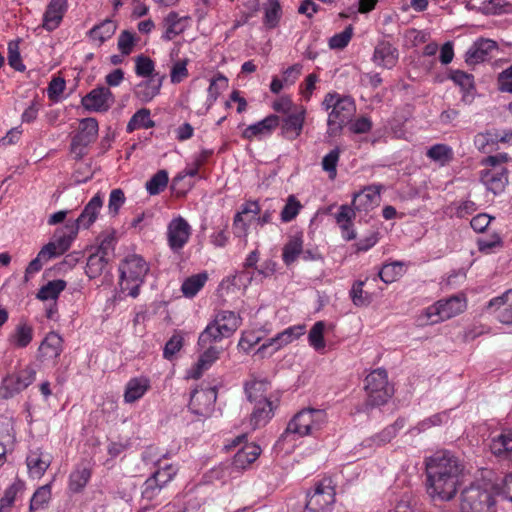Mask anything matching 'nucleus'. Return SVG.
I'll list each match as a JSON object with an SVG mask.
<instances>
[{
    "mask_svg": "<svg viewBox=\"0 0 512 512\" xmlns=\"http://www.w3.org/2000/svg\"><path fill=\"white\" fill-rule=\"evenodd\" d=\"M489 447L495 456L512 462V428L504 429L493 437Z\"/></svg>",
    "mask_w": 512,
    "mask_h": 512,
    "instance_id": "23",
    "label": "nucleus"
},
{
    "mask_svg": "<svg viewBox=\"0 0 512 512\" xmlns=\"http://www.w3.org/2000/svg\"><path fill=\"white\" fill-rule=\"evenodd\" d=\"M188 17H180L175 11L169 12L163 19V26L165 31L162 38L166 41L174 39L176 36L183 33L186 29V20Z\"/></svg>",
    "mask_w": 512,
    "mask_h": 512,
    "instance_id": "30",
    "label": "nucleus"
},
{
    "mask_svg": "<svg viewBox=\"0 0 512 512\" xmlns=\"http://www.w3.org/2000/svg\"><path fill=\"white\" fill-rule=\"evenodd\" d=\"M301 208L300 201L294 195H290L281 211V220L283 222L292 221L298 215Z\"/></svg>",
    "mask_w": 512,
    "mask_h": 512,
    "instance_id": "58",
    "label": "nucleus"
},
{
    "mask_svg": "<svg viewBox=\"0 0 512 512\" xmlns=\"http://www.w3.org/2000/svg\"><path fill=\"white\" fill-rule=\"evenodd\" d=\"M398 58L399 53L396 47L388 41H380L375 46L372 60L379 67L391 69L397 64Z\"/></svg>",
    "mask_w": 512,
    "mask_h": 512,
    "instance_id": "20",
    "label": "nucleus"
},
{
    "mask_svg": "<svg viewBox=\"0 0 512 512\" xmlns=\"http://www.w3.org/2000/svg\"><path fill=\"white\" fill-rule=\"evenodd\" d=\"M355 218V209L349 205H341L339 212L335 215L337 224L339 225L343 239L351 241L356 238L353 230V219Z\"/></svg>",
    "mask_w": 512,
    "mask_h": 512,
    "instance_id": "27",
    "label": "nucleus"
},
{
    "mask_svg": "<svg viewBox=\"0 0 512 512\" xmlns=\"http://www.w3.org/2000/svg\"><path fill=\"white\" fill-rule=\"evenodd\" d=\"M150 388L151 383L147 377L130 379V402L139 400Z\"/></svg>",
    "mask_w": 512,
    "mask_h": 512,
    "instance_id": "51",
    "label": "nucleus"
},
{
    "mask_svg": "<svg viewBox=\"0 0 512 512\" xmlns=\"http://www.w3.org/2000/svg\"><path fill=\"white\" fill-rule=\"evenodd\" d=\"M67 283L63 279L49 281L46 285L42 286L36 297L40 300H56L59 294L66 288Z\"/></svg>",
    "mask_w": 512,
    "mask_h": 512,
    "instance_id": "38",
    "label": "nucleus"
},
{
    "mask_svg": "<svg viewBox=\"0 0 512 512\" xmlns=\"http://www.w3.org/2000/svg\"><path fill=\"white\" fill-rule=\"evenodd\" d=\"M98 135V122L95 118H84L79 123V130L72 138L70 151L76 159H81L87 154L88 146L93 143Z\"/></svg>",
    "mask_w": 512,
    "mask_h": 512,
    "instance_id": "9",
    "label": "nucleus"
},
{
    "mask_svg": "<svg viewBox=\"0 0 512 512\" xmlns=\"http://www.w3.org/2000/svg\"><path fill=\"white\" fill-rule=\"evenodd\" d=\"M305 122V109L300 108L280 119L281 136L288 140H295L300 136Z\"/></svg>",
    "mask_w": 512,
    "mask_h": 512,
    "instance_id": "18",
    "label": "nucleus"
},
{
    "mask_svg": "<svg viewBox=\"0 0 512 512\" xmlns=\"http://www.w3.org/2000/svg\"><path fill=\"white\" fill-rule=\"evenodd\" d=\"M341 150L339 147H335L322 159V168L328 173L329 178L334 180L337 175V164L339 162Z\"/></svg>",
    "mask_w": 512,
    "mask_h": 512,
    "instance_id": "52",
    "label": "nucleus"
},
{
    "mask_svg": "<svg viewBox=\"0 0 512 512\" xmlns=\"http://www.w3.org/2000/svg\"><path fill=\"white\" fill-rule=\"evenodd\" d=\"M404 272V263L395 261L392 263L384 264L378 275L384 283L389 284L395 282L404 274Z\"/></svg>",
    "mask_w": 512,
    "mask_h": 512,
    "instance_id": "43",
    "label": "nucleus"
},
{
    "mask_svg": "<svg viewBox=\"0 0 512 512\" xmlns=\"http://www.w3.org/2000/svg\"><path fill=\"white\" fill-rule=\"evenodd\" d=\"M177 473V468L172 464H163L152 473V475L144 482L142 497L151 501L155 499L162 488L170 482Z\"/></svg>",
    "mask_w": 512,
    "mask_h": 512,
    "instance_id": "12",
    "label": "nucleus"
},
{
    "mask_svg": "<svg viewBox=\"0 0 512 512\" xmlns=\"http://www.w3.org/2000/svg\"><path fill=\"white\" fill-rule=\"evenodd\" d=\"M134 62V70L137 76L150 78L151 76L158 75L157 73H154L155 64L150 57L141 54L135 57Z\"/></svg>",
    "mask_w": 512,
    "mask_h": 512,
    "instance_id": "49",
    "label": "nucleus"
},
{
    "mask_svg": "<svg viewBox=\"0 0 512 512\" xmlns=\"http://www.w3.org/2000/svg\"><path fill=\"white\" fill-rule=\"evenodd\" d=\"M20 488V483H13L5 490L3 497L0 499V512L10 511Z\"/></svg>",
    "mask_w": 512,
    "mask_h": 512,
    "instance_id": "63",
    "label": "nucleus"
},
{
    "mask_svg": "<svg viewBox=\"0 0 512 512\" xmlns=\"http://www.w3.org/2000/svg\"><path fill=\"white\" fill-rule=\"evenodd\" d=\"M26 462L30 474L33 477L40 478L45 474L46 470L49 468L51 464V459L48 455L44 456L41 452H32L27 457Z\"/></svg>",
    "mask_w": 512,
    "mask_h": 512,
    "instance_id": "36",
    "label": "nucleus"
},
{
    "mask_svg": "<svg viewBox=\"0 0 512 512\" xmlns=\"http://www.w3.org/2000/svg\"><path fill=\"white\" fill-rule=\"evenodd\" d=\"M33 339V328L27 324H19L10 341L18 348L27 347Z\"/></svg>",
    "mask_w": 512,
    "mask_h": 512,
    "instance_id": "46",
    "label": "nucleus"
},
{
    "mask_svg": "<svg viewBox=\"0 0 512 512\" xmlns=\"http://www.w3.org/2000/svg\"><path fill=\"white\" fill-rule=\"evenodd\" d=\"M305 333V326L295 325L286 328L284 331L278 333L275 337L268 339L257 350V353L263 354L266 349L272 347V352L278 351L283 346L297 340Z\"/></svg>",
    "mask_w": 512,
    "mask_h": 512,
    "instance_id": "17",
    "label": "nucleus"
},
{
    "mask_svg": "<svg viewBox=\"0 0 512 512\" xmlns=\"http://www.w3.org/2000/svg\"><path fill=\"white\" fill-rule=\"evenodd\" d=\"M99 245L96 253L104 255L108 258V255L115 249L116 237L115 232L104 233L98 237Z\"/></svg>",
    "mask_w": 512,
    "mask_h": 512,
    "instance_id": "62",
    "label": "nucleus"
},
{
    "mask_svg": "<svg viewBox=\"0 0 512 512\" xmlns=\"http://www.w3.org/2000/svg\"><path fill=\"white\" fill-rule=\"evenodd\" d=\"M512 290H507L503 295L490 300L487 309L496 307L498 310L497 319L503 324H512V304L507 305V299Z\"/></svg>",
    "mask_w": 512,
    "mask_h": 512,
    "instance_id": "33",
    "label": "nucleus"
},
{
    "mask_svg": "<svg viewBox=\"0 0 512 512\" xmlns=\"http://www.w3.org/2000/svg\"><path fill=\"white\" fill-rule=\"evenodd\" d=\"M467 307L466 299L463 296H451L447 299L439 300L426 309V316L433 323L444 321L464 312Z\"/></svg>",
    "mask_w": 512,
    "mask_h": 512,
    "instance_id": "10",
    "label": "nucleus"
},
{
    "mask_svg": "<svg viewBox=\"0 0 512 512\" xmlns=\"http://www.w3.org/2000/svg\"><path fill=\"white\" fill-rule=\"evenodd\" d=\"M36 379V370L27 366L18 373L8 374L0 386V398L8 400L26 389Z\"/></svg>",
    "mask_w": 512,
    "mask_h": 512,
    "instance_id": "8",
    "label": "nucleus"
},
{
    "mask_svg": "<svg viewBox=\"0 0 512 512\" xmlns=\"http://www.w3.org/2000/svg\"><path fill=\"white\" fill-rule=\"evenodd\" d=\"M327 422V415L320 409H303L299 411L288 422V425L282 434V438L289 435L304 437L314 435L320 431Z\"/></svg>",
    "mask_w": 512,
    "mask_h": 512,
    "instance_id": "4",
    "label": "nucleus"
},
{
    "mask_svg": "<svg viewBox=\"0 0 512 512\" xmlns=\"http://www.w3.org/2000/svg\"><path fill=\"white\" fill-rule=\"evenodd\" d=\"M380 186H368L362 191L354 194L352 206L353 209L358 211H368L374 206L378 205L380 201Z\"/></svg>",
    "mask_w": 512,
    "mask_h": 512,
    "instance_id": "24",
    "label": "nucleus"
},
{
    "mask_svg": "<svg viewBox=\"0 0 512 512\" xmlns=\"http://www.w3.org/2000/svg\"><path fill=\"white\" fill-rule=\"evenodd\" d=\"M261 448L255 443L246 444L233 457L232 466L235 469H245L260 455Z\"/></svg>",
    "mask_w": 512,
    "mask_h": 512,
    "instance_id": "32",
    "label": "nucleus"
},
{
    "mask_svg": "<svg viewBox=\"0 0 512 512\" xmlns=\"http://www.w3.org/2000/svg\"><path fill=\"white\" fill-rule=\"evenodd\" d=\"M91 477V470L87 467H78L69 477V489L73 493L81 492Z\"/></svg>",
    "mask_w": 512,
    "mask_h": 512,
    "instance_id": "41",
    "label": "nucleus"
},
{
    "mask_svg": "<svg viewBox=\"0 0 512 512\" xmlns=\"http://www.w3.org/2000/svg\"><path fill=\"white\" fill-rule=\"evenodd\" d=\"M255 407L251 414V424L254 428L264 426L274 415L273 402L269 398L259 399L258 402H254Z\"/></svg>",
    "mask_w": 512,
    "mask_h": 512,
    "instance_id": "31",
    "label": "nucleus"
},
{
    "mask_svg": "<svg viewBox=\"0 0 512 512\" xmlns=\"http://www.w3.org/2000/svg\"><path fill=\"white\" fill-rule=\"evenodd\" d=\"M303 249L302 235H294L284 244L282 260L286 266L292 265L300 256Z\"/></svg>",
    "mask_w": 512,
    "mask_h": 512,
    "instance_id": "34",
    "label": "nucleus"
},
{
    "mask_svg": "<svg viewBox=\"0 0 512 512\" xmlns=\"http://www.w3.org/2000/svg\"><path fill=\"white\" fill-rule=\"evenodd\" d=\"M191 226L182 216L173 218L167 226V242L173 252H179L188 243Z\"/></svg>",
    "mask_w": 512,
    "mask_h": 512,
    "instance_id": "13",
    "label": "nucleus"
},
{
    "mask_svg": "<svg viewBox=\"0 0 512 512\" xmlns=\"http://www.w3.org/2000/svg\"><path fill=\"white\" fill-rule=\"evenodd\" d=\"M67 0H51L43 15L42 27L47 31L56 29L67 10Z\"/></svg>",
    "mask_w": 512,
    "mask_h": 512,
    "instance_id": "21",
    "label": "nucleus"
},
{
    "mask_svg": "<svg viewBox=\"0 0 512 512\" xmlns=\"http://www.w3.org/2000/svg\"><path fill=\"white\" fill-rule=\"evenodd\" d=\"M126 201L125 193L122 189H114L110 193L108 202V213L115 217L118 215L120 208Z\"/></svg>",
    "mask_w": 512,
    "mask_h": 512,
    "instance_id": "60",
    "label": "nucleus"
},
{
    "mask_svg": "<svg viewBox=\"0 0 512 512\" xmlns=\"http://www.w3.org/2000/svg\"><path fill=\"white\" fill-rule=\"evenodd\" d=\"M155 126V122L150 117V110L142 108L130 118V131L134 129H148Z\"/></svg>",
    "mask_w": 512,
    "mask_h": 512,
    "instance_id": "53",
    "label": "nucleus"
},
{
    "mask_svg": "<svg viewBox=\"0 0 512 512\" xmlns=\"http://www.w3.org/2000/svg\"><path fill=\"white\" fill-rule=\"evenodd\" d=\"M149 271V263L142 256L130 255V283L135 282V285L130 287L131 297L139 295V288L144 283Z\"/></svg>",
    "mask_w": 512,
    "mask_h": 512,
    "instance_id": "19",
    "label": "nucleus"
},
{
    "mask_svg": "<svg viewBox=\"0 0 512 512\" xmlns=\"http://www.w3.org/2000/svg\"><path fill=\"white\" fill-rule=\"evenodd\" d=\"M426 491L433 500L451 501L463 483L464 464L448 450L425 458Z\"/></svg>",
    "mask_w": 512,
    "mask_h": 512,
    "instance_id": "1",
    "label": "nucleus"
},
{
    "mask_svg": "<svg viewBox=\"0 0 512 512\" xmlns=\"http://www.w3.org/2000/svg\"><path fill=\"white\" fill-rule=\"evenodd\" d=\"M244 388L250 402H258L259 399L268 398L266 394L269 388V382L265 379L247 382Z\"/></svg>",
    "mask_w": 512,
    "mask_h": 512,
    "instance_id": "40",
    "label": "nucleus"
},
{
    "mask_svg": "<svg viewBox=\"0 0 512 512\" xmlns=\"http://www.w3.org/2000/svg\"><path fill=\"white\" fill-rule=\"evenodd\" d=\"M183 346V337L175 334L165 344L163 356L167 360H171L174 355L180 351Z\"/></svg>",
    "mask_w": 512,
    "mask_h": 512,
    "instance_id": "64",
    "label": "nucleus"
},
{
    "mask_svg": "<svg viewBox=\"0 0 512 512\" xmlns=\"http://www.w3.org/2000/svg\"><path fill=\"white\" fill-rule=\"evenodd\" d=\"M260 206L257 201H247L241 206V210L236 213L233 220L234 234L238 237L246 236L248 223L244 220V215L252 214L256 216L260 213Z\"/></svg>",
    "mask_w": 512,
    "mask_h": 512,
    "instance_id": "28",
    "label": "nucleus"
},
{
    "mask_svg": "<svg viewBox=\"0 0 512 512\" xmlns=\"http://www.w3.org/2000/svg\"><path fill=\"white\" fill-rule=\"evenodd\" d=\"M427 157L434 161L446 163L453 158V150L446 144H435L428 149Z\"/></svg>",
    "mask_w": 512,
    "mask_h": 512,
    "instance_id": "54",
    "label": "nucleus"
},
{
    "mask_svg": "<svg viewBox=\"0 0 512 512\" xmlns=\"http://www.w3.org/2000/svg\"><path fill=\"white\" fill-rule=\"evenodd\" d=\"M116 25L111 20H105L101 24L94 26L89 31L92 40L98 41L99 45L109 39L115 32Z\"/></svg>",
    "mask_w": 512,
    "mask_h": 512,
    "instance_id": "44",
    "label": "nucleus"
},
{
    "mask_svg": "<svg viewBox=\"0 0 512 512\" xmlns=\"http://www.w3.org/2000/svg\"><path fill=\"white\" fill-rule=\"evenodd\" d=\"M365 391L367 393V405L371 407L385 404L393 394V388L388 383L387 371L377 368L365 378Z\"/></svg>",
    "mask_w": 512,
    "mask_h": 512,
    "instance_id": "6",
    "label": "nucleus"
},
{
    "mask_svg": "<svg viewBox=\"0 0 512 512\" xmlns=\"http://www.w3.org/2000/svg\"><path fill=\"white\" fill-rule=\"evenodd\" d=\"M325 323L323 321L316 322L309 331L308 341L316 351H321L325 348L324 340Z\"/></svg>",
    "mask_w": 512,
    "mask_h": 512,
    "instance_id": "50",
    "label": "nucleus"
},
{
    "mask_svg": "<svg viewBox=\"0 0 512 512\" xmlns=\"http://www.w3.org/2000/svg\"><path fill=\"white\" fill-rule=\"evenodd\" d=\"M163 76L155 75L146 78L135 86L134 94L142 101H149L159 94Z\"/></svg>",
    "mask_w": 512,
    "mask_h": 512,
    "instance_id": "29",
    "label": "nucleus"
},
{
    "mask_svg": "<svg viewBox=\"0 0 512 512\" xmlns=\"http://www.w3.org/2000/svg\"><path fill=\"white\" fill-rule=\"evenodd\" d=\"M208 279L206 273L192 275L184 280L181 291L185 297H194L204 286Z\"/></svg>",
    "mask_w": 512,
    "mask_h": 512,
    "instance_id": "39",
    "label": "nucleus"
},
{
    "mask_svg": "<svg viewBox=\"0 0 512 512\" xmlns=\"http://www.w3.org/2000/svg\"><path fill=\"white\" fill-rule=\"evenodd\" d=\"M279 124L280 117L275 114H270L264 119L247 126L242 132V137L249 141L255 138L262 139L270 136Z\"/></svg>",
    "mask_w": 512,
    "mask_h": 512,
    "instance_id": "16",
    "label": "nucleus"
},
{
    "mask_svg": "<svg viewBox=\"0 0 512 512\" xmlns=\"http://www.w3.org/2000/svg\"><path fill=\"white\" fill-rule=\"evenodd\" d=\"M461 512H496V501L490 491L471 485L460 495Z\"/></svg>",
    "mask_w": 512,
    "mask_h": 512,
    "instance_id": "7",
    "label": "nucleus"
},
{
    "mask_svg": "<svg viewBox=\"0 0 512 512\" xmlns=\"http://www.w3.org/2000/svg\"><path fill=\"white\" fill-rule=\"evenodd\" d=\"M103 206V200L100 193H97L84 207L79 217L72 221V224H77L78 229L83 227L88 229L97 219L100 209Z\"/></svg>",
    "mask_w": 512,
    "mask_h": 512,
    "instance_id": "25",
    "label": "nucleus"
},
{
    "mask_svg": "<svg viewBox=\"0 0 512 512\" xmlns=\"http://www.w3.org/2000/svg\"><path fill=\"white\" fill-rule=\"evenodd\" d=\"M64 229L67 230L68 233L58 234V230H56L54 235L55 241H52L56 243V248L61 255L70 248L79 231L77 224H72L71 222H67Z\"/></svg>",
    "mask_w": 512,
    "mask_h": 512,
    "instance_id": "37",
    "label": "nucleus"
},
{
    "mask_svg": "<svg viewBox=\"0 0 512 512\" xmlns=\"http://www.w3.org/2000/svg\"><path fill=\"white\" fill-rule=\"evenodd\" d=\"M206 350L200 355L197 363L195 364L194 371L191 372L190 376L194 379L201 377L204 370L208 369L220 355V350L214 346L207 345Z\"/></svg>",
    "mask_w": 512,
    "mask_h": 512,
    "instance_id": "35",
    "label": "nucleus"
},
{
    "mask_svg": "<svg viewBox=\"0 0 512 512\" xmlns=\"http://www.w3.org/2000/svg\"><path fill=\"white\" fill-rule=\"evenodd\" d=\"M62 344L63 339L58 333L49 332L39 346V354L45 360L56 359L62 353Z\"/></svg>",
    "mask_w": 512,
    "mask_h": 512,
    "instance_id": "26",
    "label": "nucleus"
},
{
    "mask_svg": "<svg viewBox=\"0 0 512 512\" xmlns=\"http://www.w3.org/2000/svg\"><path fill=\"white\" fill-rule=\"evenodd\" d=\"M497 49V43L490 39L476 41L466 52L465 61L469 65L484 62L490 53Z\"/></svg>",
    "mask_w": 512,
    "mask_h": 512,
    "instance_id": "22",
    "label": "nucleus"
},
{
    "mask_svg": "<svg viewBox=\"0 0 512 512\" xmlns=\"http://www.w3.org/2000/svg\"><path fill=\"white\" fill-rule=\"evenodd\" d=\"M217 399V391L215 387L195 390L191 394L189 409L192 413L207 418L214 409Z\"/></svg>",
    "mask_w": 512,
    "mask_h": 512,
    "instance_id": "14",
    "label": "nucleus"
},
{
    "mask_svg": "<svg viewBox=\"0 0 512 512\" xmlns=\"http://www.w3.org/2000/svg\"><path fill=\"white\" fill-rule=\"evenodd\" d=\"M15 442V430L11 419L0 416V443L12 445Z\"/></svg>",
    "mask_w": 512,
    "mask_h": 512,
    "instance_id": "57",
    "label": "nucleus"
},
{
    "mask_svg": "<svg viewBox=\"0 0 512 512\" xmlns=\"http://www.w3.org/2000/svg\"><path fill=\"white\" fill-rule=\"evenodd\" d=\"M109 258L104 255H100L99 253H92L88 259L86 264V274L89 278H95L99 276L106 264L108 263Z\"/></svg>",
    "mask_w": 512,
    "mask_h": 512,
    "instance_id": "47",
    "label": "nucleus"
},
{
    "mask_svg": "<svg viewBox=\"0 0 512 512\" xmlns=\"http://www.w3.org/2000/svg\"><path fill=\"white\" fill-rule=\"evenodd\" d=\"M264 25L269 28H275L281 18V6L278 0H268L267 3L264 4Z\"/></svg>",
    "mask_w": 512,
    "mask_h": 512,
    "instance_id": "42",
    "label": "nucleus"
},
{
    "mask_svg": "<svg viewBox=\"0 0 512 512\" xmlns=\"http://www.w3.org/2000/svg\"><path fill=\"white\" fill-rule=\"evenodd\" d=\"M353 35L352 25L347 26L342 32L335 34L329 39L331 49H343L350 42Z\"/></svg>",
    "mask_w": 512,
    "mask_h": 512,
    "instance_id": "61",
    "label": "nucleus"
},
{
    "mask_svg": "<svg viewBox=\"0 0 512 512\" xmlns=\"http://www.w3.org/2000/svg\"><path fill=\"white\" fill-rule=\"evenodd\" d=\"M364 282L356 281L351 290L350 297L355 306H367L371 302V296L363 290Z\"/></svg>",
    "mask_w": 512,
    "mask_h": 512,
    "instance_id": "56",
    "label": "nucleus"
},
{
    "mask_svg": "<svg viewBox=\"0 0 512 512\" xmlns=\"http://www.w3.org/2000/svg\"><path fill=\"white\" fill-rule=\"evenodd\" d=\"M449 78L458 86L461 87V89L469 93L470 91L474 90V77L472 74H468L461 70H454L451 71Z\"/></svg>",
    "mask_w": 512,
    "mask_h": 512,
    "instance_id": "55",
    "label": "nucleus"
},
{
    "mask_svg": "<svg viewBox=\"0 0 512 512\" xmlns=\"http://www.w3.org/2000/svg\"><path fill=\"white\" fill-rule=\"evenodd\" d=\"M51 499V485L46 484L39 487L33 494L30 505L29 512H34L39 509H43L47 506Z\"/></svg>",
    "mask_w": 512,
    "mask_h": 512,
    "instance_id": "45",
    "label": "nucleus"
},
{
    "mask_svg": "<svg viewBox=\"0 0 512 512\" xmlns=\"http://www.w3.org/2000/svg\"><path fill=\"white\" fill-rule=\"evenodd\" d=\"M477 246L480 252L490 253L495 248L503 247V240L498 233H493L489 237H482L477 240Z\"/></svg>",
    "mask_w": 512,
    "mask_h": 512,
    "instance_id": "59",
    "label": "nucleus"
},
{
    "mask_svg": "<svg viewBox=\"0 0 512 512\" xmlns=\"http://www.w3.org/2000/svg\"><path fill=\"white\" fill-rule=\"evenodd\" d=\"M242 319L233 311L221 310L217 312L214 319L200 333L198 345L206 347L224 338L231 337L240 327Z\"/></svg>",
    "mask_w": 512,
    "mask_h": 512,
    "instance_id": "2",
    "label": "nucleus"
},
{
    "mask_svg": "<svg viewBox=\"0 0 512 512\" xmlns=\"http://www.w3.org/2000/svg\"><path fill=\"white\" fill-rule=\"evenodd\" d=\"M507 161L508 155L499 153L487 156L481 162L486 168L481 171L480 180L495 195L503 192L508 183V170L503 166Z\"/></svg>",
    "mask_w": 512,
    "mask_h": 512,
    "instance_id": "5",
    "label": "nucleus"
},
{
    "mask_svg": "<svg viewBox=\"0 0 512 512\" xmlns=\"http://www.w3.org/2000/svg\"><path fill=\"white\" fill-rule=\"evenodd\" d=\"M168 173L166 170H159L150 180L146 182V190L150 195L160 194L168 184Z\"/></svg>",
    "mask_w": 512,
    "mask_h": 512,
    "instance_id": "48",
    "label": "nucleus"
},
{
    "mask_svg": "<svg viewBox=\"0 0 512 512\" xmlns=\"http://www.w3.org/2000/svg\"><path fill=\"white\" fill-rule=\"evenodd\" d=\"M113 100V95L109 88L101 86L91 90L82 99V106L88 111L104 112L107 111Z\"/></svg>",
    "mask_w": 512,
    "mask_h": 512,
    "instance_id": "15",
    "label": "nucleus"
},
{
    "mask_svg": "<svg viewBox=\"0 0 512 512\" xmlns=\"http://www.w3.org/2000/svg\"><path fill=\"white\" fill-rule=\"evenodd\" d=\"M322 106L327 111L331 109L327 120V134L330 137L337 136L356 111L352 98L341 97L337 93H328Z\"/></svg>",
    "mask_w": 512,
    "mask_h": 512,
    "instance_id": "3",
    "label": "nucleus"
},
{
    "mask_svg": "<svg viewBox=\"0 0 512 512\" xmlns=\"http://www.w3.org/2000/svg\"><path fill=\"white\" fill-rule=\"evenodd\" d=\"M335 489L330 480H323L315 485L314 491L307 494L303 512H327L335 502Z\"/></svg>",
    "mask_w": 512,
    "mask_h": 512,
    "instance_id": "11",
    "label": "nucleus"
}]
</instances>
